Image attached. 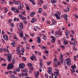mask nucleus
<instances>
[{"label":"nucleus","mask_w":78,"mask_h":78,"mask_svg":"<svg viewBox=\"0 0 78 78\" xmlns=\"http://www.w3.org/2000/svg\"><path fill=\"white\" fill-rule=\"evenodd\" d=\"M13 67H14V66L12 63H9L7 65V68L8 70H11V69H13Z\"/></svg>","instance_id":"nucleus-1"},{"label":"nucleus","mask_w":78,"mask_h":78,"mask_svg":"<svg viewBox=\"0 0 78 78\" xmlns=\"http://www.w3.org/2000/svg\"><path fill=\"white\" fill-rule=\"evenodd\" d=\"M7 59L9 62H10L11 61V58H12V55L11 54H9L7 55Z\"/></svg>","instance_id":"nucleus-2"},{"label":"nucleus","mask_w":78,"mask_h":78,"mask_svg":"<svg viewBox=\"0 0 78 78\" xmlns=\"http://www.w3.org/2000/svg\"><path fill=\"white\" fill-rule=\"evenodd\" d=\"M66 61L67 64L68 66H70L71 65L70 59L68 58L66 59Z\"/></svg>","instance_id":"nucleus-3"},{"label":"nucleus","mask_w":78,"mask_h":78,"mask_svg":"<svg viewBox=\"0 0 78 78\" xmlns=\"http://www.w3.org/2000/svg\"><path fill=\"white\" fill-rule=\"evenodd\" d=\"M20 47H17V48L16 49V51L17 52V54L19 55L20 54Z\"/></svg>","instance_id":"nucleus-4"},{"label":"nucleus","mask_w":78,"mask_h":78,"mask_svg":"<svg viewBox=\"0 0 78 78\" xmlns=\"http://www.w3.org/2000/svg\"><path fill=\"white\" fill-rule=\"evenodd\" d=\"M51 38H52L51 43H54L55 42V37H53V36H51Z\"/></svg>","instance_id":"nucleus-5"},{"label":"nucleus","mask_w":78,"mask_h":78,"mask_svg":"<svg viewBox=\"0 0 78 78\" xmlns=\"http://www.w3.org/2000/svg\"><path fill=\"white\" fill-rule=\"evenodd\" d=\"M19 67L20 68V69H23L24 67H25V66L24 65V64L23 63H20L19 65Z\"/></svg>","instance_id":"nucleus-6"},{"label":"nucleus","mask_w":78,"mask_h":78,"mask_svg":"<svg viewBox=\"0 0 78 78\" xmlns=\"http://www.w3.org/2000/svg\"><path fill=\"white\" fill-rule=\"evenodd\" d=\"M30 59H31L32 61H34V59H35V60H36V57L35 55H33L30 57Z\"/></svg>","instance_id":"nucleus-7"},{"label":"nucleus","mask_w":78,"mask_h":78,"mask_svg":"<svg viewBox=\"0 0 78 78\" xmlns=\"http://www.w3.org/2000/svg\"><path fill=\"white\" fill-rule=\"evenodd\" d=\"M41 38H40V37H37V43H38V44L41 43Z\"/></svg>","instance_id":"nucleus-8"},{"label":"nucleus","mask_w":78,"mask_h":78,"mask_svg":"<svg viewBox=\"0 0 78 78\" xmlns=\"http://www.w3.org/2000/svg\"><path fill=\"white\" fill-rule=\"evenodd\" d=\"M2 50L5 52H8V53H10L9 51L8 50V48H7L6 49L5 48H2Z\"/></svg>","instance_id":"nucleus-9"},{"label":"nucleus","mask_w":78,"mask_h":78,"mask_svg":"<svg viewBox=\"0 0 78 78\" xmlns=\"http://www.w3.org/2000/svg\"><path fill=\"white\" fill-rule=\"evenodd\" d=\"M3 38L5 41H7L8 40V36L6 35H5L3 36Z\"/></svg>","instance_id":"nucleus-10"},{"label":"nucleus","mask_w":78,"mask_h":78,"mask_svg":"<svg viewBox=\"0 0 78 78\" xmlns=\"http://www.w3.org/2000/svg\"><path fill=\"white\" fill-rule=\"evenodd\" d=\"M23 7V4L20 3V6L18 7V8L20 9H22Z\"/></svg>","instance_id":"nucleus-11"},{"label":"nucleus","mask_w":78,"mask_h":78,"mask_svg":"<svg viewBox=\"0 0 78 78\" xmlns=\"http://www.w3.org/2000/svg\"><path fill=\"white\" fill-rule=\"evenodd\" d=\"M38 5H42V3H44V2H43V0H40L38 2Z\"/></svg>","instance_id":"nucleus-12"},{"label":"nucleus","mask_w":78,"mask_h":78,"mask_svg":"<svg viewBox=\"0 0 78 78\" xmlns=\"http://www.w3.org/2000/svg\"><path fill=\"white\" fill-rule=\"evenodd\" d=\"M58 34L59 36H61L62 35V32H61V30H58Z\"/></svg>","instance_id":"nucleus-13"},{"label":"nucleus","mask_w":78,"mask_h":78,"mask_svg":"<svg viewBox=\"0 0 78 78\" xmlns=\"http://www.w3.org/2000/svg\"><path fill=\"white\" fill-rule=\"evenodd\" d=\"M51 3L52 4H54V3H56L57 2V0H51Z\"/></svg>","instance_id":"nucleus-14"},{"label":"nucleus","mask_w":78,"mask_h":78,"mask_svg":"<svg viewBox=\"0 0 78 78\" xmlns=\"http://www.w3.org/2000/svg\"><path fill=\"white\" fill-rule=\"evenodd\" d=\"M34 14H35V12H31V14H30L29 16H30V17H34Z\"/></svg>","instance_id":"nucleus-15"},{"label":"nucleus","mask_w":78,"mask_h":78,"mask_svg":"<svg viewBox=\"0 0 78 78\" xmlns=\"http://www.w3.org/2000/svg\"><path fill=\"white\" fill-rule=\"evenodd\" d=\"M55 37H59V34H58V31H55Z\"/></svg>","instance_id":"nucleus-16"},{"label":"nucleus","mask_w":78,"mask_h":78,"mask_svg":"<svg viewBox=\"0 0 78 78\" xmlns=\"http://www.w3.org/2000/svg\"><path fill=\"white\" fill-rule=\"evenodd\" d=\"M54 74L55 75H56V76H59V72H54Z\"/></svg>","instance_id":"nucleus-17"},{"label":"nucleus","mask_w":78,"mask_h":78,"mask_svg":"<svg viewBox=\"0 0 78 78\" xmlns=\"http://www.w3.org/2000/svg\"><path fill=\"white\" fill-rule=\"evenodd\" d=\"M11 44L12 46V47H15V45H15V44H16V43H15V42H12L11 43Z\"/></svg>","instance_id":"nucleus-18"},{"label":"nucleus","mask_w":78,"mask_h":78,"mask_svg":"<svg viewBox=\"0 0 78 78\" xmlns=\"http://www.w3.org/2000/svg\"><path fill=\"white\" fill-rule=\"evenodd\" d=\"M66 36H68L69 34V30H66Z\"/></svg>","instance_id":"nucleus-19"},{"label":"nucleus","mask_w":78,"mask_h":78,"mask_svg":"<svg viewBox=\"0 0 78 78\" xmlns=\"http://www.w3.org/2000/svg\"><path fill=\"white\" fill-rule=\"evenodd\" d=\"M26 9L28 11H29V10H30V6H29L28 5H26Z\"/></svg>","instance_id":"nucleus-20"},{"label":"nucleus","mask_w":78,"mask_h":78,"mask_svg":"<svg viewBox=\"0 0 78 78\" xmlns=\"http://www.w3.org/2000/svg\"><path fill=\"white\" fill-rule=\"evenodd\" d=\"M15 3L16 5H19V4H20V1H16Z\"/></svg>","instance_id":"nucleus-21"},{"label":"nucleus","mask_w":78,"mask_h":78,"mask_svg":"<svg viewBox=\"0 0 78 78\" xmlns=\"http://www.w3.org/2000/svg\"><path fill=\"white\" fill-rule=\"evenodd\" d=\"M42 11H43L42 9L41 8H40L39 9L38 12L40 13V12H42Z\"/></svg>","instance_id":"nucleus-22"},{"label":"nucleus","mask_w":78,"mask_h":78,"mask_svg":"<svg viewBox=\"0 0 78 78\" xmlns=\"http://www.w3.org/2000/svg\"><path fill=\"white\" fill-rule=\"evenodd\" d=\"M43 38L44 40H46V39H47V37H46V36H45V35H44L43 36Z\"/></svg>","instance_id":"nucleus-23"},{"label":"nucleus","mask_w":78,"mask_h":78,"mask_svg":"<svg viewBox=\"0 0 78 78\" xmlns=\"http://www.w3.org/2000/svg\"><path fill=\"white\" fill-rule=\"evenodd\" d=\"M20 36L21 37H22L23 36V34L22 33H20Z\"/></svg>","instance_id":"nucleus-24"},{"label":"nucleus","mask_w":78,"mask_h":78,"mask_svg":"<svg viewBox=\"0 0 78 78\" xmlns=\"http://www.w3.org/2000/svg\"><path fill=\"white\" fill-rule=\"evenodd\" d=\"M63 43L64 45H67V40H65L63 41Z\"/></svg>","instance_id":"nucleus-25"},{"label":"nucleus","mask_w":78,"mask_h":78,"mask_svg":"<svg viewBox=\"0 0 78 78\" xmlns=\"http://www.w3.org/2000/svg\"><path fill=\"white\" fill-rule=\"evenodd\" d=\"M48 73L49 74H51V73H52V71L51 70H49L48 71Z\"/></svg>","instance_id":"nucleus-26"},{"label":"nucleus","mask_w":78,"mask_h":78,"mask_svg":"<svg viewBox=\"0 0 78 78\" xmlns=\"http://www.w3.org/2000/svg\"><path fill=\"white\" fill-rule=\"evenodd\" d=\"M21 19H22L23 20H26V19H27V17H21Z\"/></svg>","instance_id":"nucleus-27"},{"label":"nucleus","mask_w":78,"mask_h":78,"mask_svg":"<svg viewBox=\"0 0 78 78\" xmlns=\"http://www.w3.org/2000/svg\"><path fill=\"white\" fill-rule=\"evenodd\" d=\"M14 3V2H12L11 1H9V4L10 5H12V4Z\"/></svg>","instance_id":"nucleus-28"},{"label":"nucleus","mask_w":78,"mask_h":78,"mask_svg":"<svg viewBox=\"0 0 78 78\" xmlns=\"http://www.w3.org/2000/svg\"><path fill=\"white\" fill-rule=\"evenodd\" d=\"M41 49L42 50H43L44 49H46V48H47V47L44 46H43L42 48H41Z\"/></svg>","instance_id":"nucleus-29"},{"label":"nucleus","mask_w":78,"mask_h":78,"mask_svg":"<svg viewBox=\"0 0 78 78\" xmlns=\"http://www.w3.org/2000/svg\"><path fill=\"white\" fill-rule=\"evenodd\" d=\"M48 66H49V65H50L51 63V61H49V62H46Z\"/></svg>","instance_id":"nucleus-30"},{"label":"nucleus","mask_w":78,"mask_h":78,"mask_svg":"<svg viewBox=\"0 0 78 78\" xmlns=\"http://www.w3.org/2000/svg\"><path fill=\"white\" fill-rule=\"evenodd\" d=\"M54 62L56 64V62H57V59L56 58H55L54 60Z\"/></svg>","instance_id":"nucleus-31"},{"label":"nucleus","mask_w":78,"mask_h":78,"mask_svg":"<svg viewBox=\"0 0 78 78\" xmlns=\"http://www.w3.org/2000/svg\"><path fill=\"white\" fill-rule=\"evenodd\" d=\"M10 77H11V78H15V75H14L11 74L10 75Z\"/></svg>","instance_id":"nucleus-32"},{"label":"nucleus","mask_w":78,"mask_h":78,"mask_svg":"<svg viewBox=\"0 0 78 78\" xmlns=\"http://www.w3.org/2000/svg\"><path fill=\"white\" fill-rule=\"evenodd\" d=\"M15 62H16V60L15 59V58H13L12 60V63H13V64H14V63H15Z\"/></svg>","instance_id":"nucleus-33"},{"label":"nucleus","mask_w":78,"mask_h":78,"mask_svg":"<svg viewBox=\"0 0 78 78\" xmlns=\"http://www.w3.org/2000/svg\"><path fill=\"white\" fill-rule=\"evenodd\" d=\"M52 78H57L56 77L55 75H54L53 73L52 74Z\"/></svg>","instance_id":"nucleus-34"},{"label":"nucleus","mask_w":78,"mask_h":78,"mask_svg":"<svg viewBox=\"0 0 78 78\" xmlns=\"http://www.w3.org/2000/svg\"><path fill=\"white\" fill-rule=\"evenodd\" d=\"M30 2H32V4H33V5H35V3H34V0H31V1H30Z\"/></svg>","instance_id":"nucleus-35"},{"label":"nucleus","mask_w":78,"mask_h":78,"mask_svg":"<svg viewBox=\"0 0 78 78\" xmlns=\"http://www.w3.org/2000/svg\"><path fill=\"white\" fill-rule=\"evenodd\" d=\"M10 25L12 27H14V24L13 23H11L10 24Z\"/></svg>","instance_id":"nucleus-36"},{"label":"nucleus","mask_w":78,"mask_h":78,"mask_svg":"<svg viewBox=\"0 0 78 78\" xmlns=\"http://www.w3.org/2000/svg\"><path fill=\"white\" fill-rule=\"evenodd\" d=\"M4 9H5V12H7L8 11V8H7L6 7H5Z\"/></svg>","instance_id":"nucleus-37"},{"label":"nucleus","mask_w":78,"mask_h":78,"mask_svg":"<svg viewBox=\"0 0 78 78\" xmlns=\"http://www.w3.org/2000/svg\"><path fill=\"white\" fill-rule=\"evenodd\" d=\"M21 51L23 53H24V52H25V49H24V48H21Z\"/></svg>","instance_id":"nucleus-38"},{"label":"nucleus","mask_w":78,"mask_h":78,"mask_svg":"<svg viewBox=\"0 0 78 78\" xmlns=\"http://www.w3.org/2000/svg\"><path fill=\"white\" fill-rule=\"evenodd\" d=\"M44 53L46 54H48V53H49V51H48V50H45V51Z\"/></svg>","instance_id":"nucleus-39"},{"label":"nucleus","mask_w":78,"mask_h":78,"mask_svg":"<svg viewBox=\"0 0 78 78\" xmlns=\"http://www.w3.org/2000/svg\"><path fill=\"white\" fill-rule=\"evenodd\" d=\"M12 19H10L8 21V22L9 23H11V22H12Z\"/></svg>","instance_id":"nucleus-40"},{"label":"nucleus","mask_w":78,"mask_h":78,"mask_svg":"<svg viewBox=\"0 0 78 78\" xmlns=\"http://www.w3.org/2000/svg\"><path fill=\"white\" fill-rule=\"evenodd\" d=\"M45 76L46 78H48V75L47 74H45Z\"/></svg>","instance_id":"nucleus-41"},{"label":"nucleus","mask_w":78,"mask_h":78,"mask_svg":"<svg viewBox=\"0 0 78 78\" xmlns=\"http://www.w3.org/2000/svg\"><path fill=\"white\" fill-rule=\"evenodd\" d=\"M13 37L15 39H17V38L16 37V36L15 34L13 35Z\"/></svg>","instance_id":"nucleus-42"},{"label":"nucleus","mask_w":78,"mask_h":78,"mask_svg":"<svg viewBox=\"0 0 78 78\" xmlns=\"http://www.w3.org/2000/svg\"><path fill=\"white\" fill-rule=\"evenodd\" d=\"M57 14L59 16H60L61 15V12L59 11H58L57 12Z\"/></svg>","instance_id":"nucleus-43"},{"label":"nucleus","mask_w":78,"mask_h":78,"mask_svg":"<svg viewBox=\"0 0 78 78\" xmlns=\"http://www.w3.org/2000/svg\"><path fill=\"white\" fill-rule=\"evenodd\" d=\"M2 66L3 67H5V66H6V64L5 63H4L3 64H2Z\"/></svg>","instance_id":"nucleus-44"},{"label":"nucleus","mask_w":78,"mask_h":78,"mask_svg":"<svg viewBox=\"0 0 78 78\" xmlns=\"http://www.w3.org/2000/svg\"><path fill=\"white\" fill-rule=\"evenodd\" d=\"M11 10H12V11H14L15 10H16V9L14 7H12L11 8Z\"/></svg>","instance_id":"nucleus-45"},{"label":"nucleus","mask_w":78,"mask_h":78,"mask_svg":"<svg viewBox=\"0 0 78 78\" xmlns=\"http://www.w3.org/2000/svg\"><path fill=\"white\" fill-rule=\"evenodd\" d=\"M1 61H6V59L5 58H2L1 59Z\"/></svg>","instance_id":"nucleus-46"},{"label":"nucleus","mask_w":78,"mask_h":78,"mask_svg":"<svg viewBox=\"0 0 78 78\" xmlns=\"http://www.w3.org/2000/svg\"><path fill=\"white\" fill-rule=\"evenodd\" d=\"M57 19V20H60V19H61V17H60L58 16L57 17H56Z\"/></svg>","instance_id":"nucleus-47"},{"label":"nucleus","mask_w":78,"mask_h":78,"mask_svg":"<svg viewBox=\"0 0 78 78\" xmlns=\"http://www.w3.org/2000/svg\"><path fill=\"white\" fill-rule=\"evenodd\" d=\"M20 27L21 29H23V26H20Z\"/></svg>","instance_id":"nucleus-48"},{"label":"nucleus","mask_w":78,"mask_h":78,"mask_svg":"<svg viewBox=\"0 0 78 78\" xmlns=\"http://www.w3.org/2000/svg\"><path fill=\"white\" fill-rule=\"evenodd\" d=\"M65 18V21L66 22H67V17H64Z\"/></svg>","instance_id":"nucleus-49"},{"label":"nucleus","mask_w":78,"mask_h":78,"mask_svg":"<svg viewBox=\"0 0 78 78\" xmlns=\"http://www.w3.org/2000/svg\"><path fill=\"white\" fill-rule=\"evenodd\" d=\"M17 71L16 70H15L14 72H13V73L14 74H16V73H17Z\"/></svg>","instance_id":"nucleus-50"},{"label":"nucleus","mask_w":78,"mask_h":78,"mask_svg":"<svg viewBox=\"0 0 78 78\" xmlns=\"http://www.w3.org/2000/svg\"><path fill=\"white\" fill-rule=\"evenodd\" d=\"M43 15L44 16H47V14L46 13H43Z\"/></svg>","instance_id":"nucleus-51"},{"label":"nucleus","mask_w":78,"mask_h":78,"mask_svg":"<svg viewBox=\"0 0 78 78\" xmlns=\"http://www.w3.org/2000/svg\"><path fill=\"white\" fill-rule=\"evenodd\" d=\"M43 58L44 59H47V57H46L45 55H43Z\"/></svg>","instance_id":"nucleus-52"},{"label":"nucleus","mask_w":78,"mask_h":78,"mask_svg":"<svg viewBox=\"0 0 78 78\" xmlns=\"http://www.w3.org/2000/svg\"><path fill=\"white\" fill-rule=\"evenodd\" d=\"M15 12H17V13H19V10H18L17 9H15Z\"/></svg>","instance_id":"nucleus-53"},{"label":"nucleus","mask_w":78,"mask_h":78,"mask_svg":"<svg viewBox=\"0 0 78 78\" xmlns=\"http://www.w3.org/2000/svg\"><path fill=\"white\" fill-rule=\"evenodd\" d=\"M51 22L52 23H56V21L54 20H51Z\"/></svg>","instance_id":"nucleus-54"},{"label":"nucleus","mask_w":78,"mask_h":78,"mask_svg":"<svg viewBox=\"0 0 78 78\" xmlns=\"http://www.w3.org/2000/svg\"><path fill=\"white\" fill-rule=\"evenodd\" d=\"M23 22L24 23V24H27V23H28L27 21H23Z\"/></svg>","instance_id":"nucleus-55"},{"label":"nucleus","mask_w":78,"mask_h":78,"mask_svg":"<svg viewBox=\"0 0 78 78\" xmlns=\"http://www.w3.org/2000/svg\"><path fill=\"white\" fill-rule=\"evenodd\" d=\"M9 73H10V74H12L13 73V72L11 71H9Z\"/></svg>","instance_id":"nucleus-56"},{"label":"nucleus","mask_w":78,"mask_h":78,"mask_svg":"<svg viewBox=\"0 0 78 78\" xmlns=\"http://www.w3.org/2000/svg\"><path fill=\"white\" fill-rule=\"evenodd\" d=\"M63 57H60V61H63L64 60V59H63Z\"/></svg>","instance_id":"nucleus-57"},{"label":"nucleus","mask_w":78,"mask_h":78,"mask_svg":"<svg viewBox=\"0 0 78 78\" xmlns=\"http://www.w3.org/2000/svg\"><path fill=\"white\" fill-rule=\"evenodd\" d=\"M55 16L56 17H58V16H58V14L57 13H55Z\"/></svg>","instance_id":"nucleus-58"},{"label":"nucleus","mask_w":78,"mask_h":78,"mask_svg":"<svg viewBox=\"0 0 78 78\" xmlns=\"http://www.w3.org/2000/svg\"><path fill=\"white\" fill-rule=\"evenodd\" d=\"M31 23H34L35 22H36V21H35L33 20H31Z\"/></svg>","instance_id":"nucleus-59"},{"label":"nucleus","mask_w":78,"mask_h":78,"mask_svg":"<svg viewBox=\"0 0 78 78\" xmlns=\"http://www.w3.org/2000/svg\"><path fill=\"white\" fill-rule=\"evenodd\" d=\"M23 61H26V58H25V57H23Z\"/></svg>","instance_id":"nucleus-60"},{"label":"nucleus","mask_w":78,"mask_h":78,"mask_svg":"<svg viewBox=\"0 0 78 78\" xmlns=\"http://www.w3.org/2000/svg\"><path fill=\"white\" fill-rule=\"evenodd\" d=\"M66 11H69V7H67V9H66Z\"/></svg>","instance_id":"nucleus-61"},{"label":"nucleus","mask_w":78,"mask_h":78,"mask_svg":"<svg viewBox=\"0 0 78 78\" xmlns=\"http://www.w3.org/2000/svg\"><path fill=\"white\" fill-rule=\"evenodd\" d=\"M19 17H20V19L22 18V17H23L22 16V14H20L19 15Z\"/></svg>","instance_id":"nucleus-62"},{"label":"nucleus","mask_w":78,"mask_h":78,"mask_svg":"<svg viewBox=\"0 0 78 78\" xmlns=\"http://www.w3.org/2000/svg\"><path fill=\"white\" fill-rule=\"evenodd\" d=\"M48 69H49V70H52V68L50 67H49L48 68Z\"/></svg>","instance_id":"nucleus-63"},{"label":"nucleus","mask_w":78,"mask_h":78,"mask_svg":"<svg viewBox=\"0 0 78 78\" xmlns=\"http://www.w3.org/2000/svg\"><path fill=\"white\" fill-rule=\"evenodd\" d=\"M32 65L31 64V63H29L28 64V66H32Z\"/></svg>","instance_id":"nucleus-64"}]
</instances>
